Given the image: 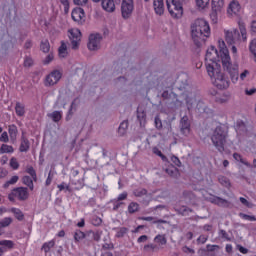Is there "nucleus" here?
Here are the masks:
<instances>
[{"label": "nucleus", "mask_w": 256, "mask_h": 256, "mask_svg": "<svg viewBox=\"0 0 256 256\" xmlns=\"http://www.w3.org/2000/svg\"><path fill=\"white\" fill-rule=\"evenodd\" d=\"M218 47L224 71L229 73L232 83H237L239 81V65L231 63V56H229V50L225 45V41L222 39L218 40Z\"/></svg>", "instance_id": "1"}, {"label": "nucleus", "mask_w": 256, "mask_h": 256, "mask_svg": "<svg viewBox=\"0 0 256 256\" xmlns=\"http://www.w3.org/2000/svg\"><path fill=\"white\" fill-rule=\"evenodd\" d=\"M192 41L196 47H201L205 38L211 35V28L209 23L204 19H196L190 25Z\"/></svg>", "instance_id": "2"}, {"label": "nucleus", "mask_w": 256, "mask_h": 256, "mask_svg": "<svg viewBox=\"0 0 256 256\" xmlns=\"http://www.w3.org/2000/svg\"><path fill=\"white\" fill-rule=\"evenodd\" d=\"M228 138L229 132L223 126L216 127L210 136L212 145L215 147V149H217L219 153L225 152V146L227 145Z\"/></svg>", "instance_id": "3"}, {"label": "nucleus", "mask_w": 256, "mask_h": 256, "mask_svg": "<svg viewBox=\"0 0 256 256\" xmlns=\"http://www.w3.org/2000/svg\"><path fill=\"white\" fill-rule=\"evenodd\" d=\"M182 97L185 99L188 109H195L198 113H207V106L203 101L197 100L193 92H184Z\"/></svg>", "instance_id": "4"}, {"label": "nucleus", "mask_w": 256, "mask_h": 256, "mask_svg": "<svg viewBox=\"0 0 256 256\" xmlns=\"http://www.w3.org/2000/svg\"><path fill=\"white\" fill-rule=\"evenodd\" d=\"M187 0H166L167 9L174 19L183 17V3Z\"/></svg>", "instance_id": "5"}, {"label": "nucleus", "mask_w": 256, "mask_h": 256, "mask_svg": "<svg viewBox=\"0 0 256 256\" xmlns=\"http://www.w3.org/2000/svg\"><path fill=\"white\" fill-rule=\"evenodd\" d=\"M9 201H27L29 199V189L27 187H17L12 190V192L8 195Z\"/></svg>", "instance_id": "6"}, {"label": "nucleus", "mask_w": 256, "mask_h": 256, "mask_svg": "<svg viewBox=\"0 0 256 256\" xmlns=\"http://www.w3.org/2000/svg\"><path fill=\"white\" fill-rule=\"evenodd\" d=\"M61 77H63V74L59 70H53L50 72L44 80L45 87H53L54 85H57L59 81H61Z\"/></svg>", "instance_id": "7"}, {"label": "nucleus", "mask_w": 256, "mask_h": 256, "mask_svg": "<svg viewBox=\"0 0 256 256\" xmlns=\"http://www.w3.org/2000/svg\"><path fill=\"white\" fill-rule=\"evenodd\" d=\"M135 4L133 0H122L121 3V15L124 19H129L133 15Z\"/></svg>", "instance_id": "8"}, {"label": "nucleus", "mask_w": 256, "mask_h": 256, "mask_svg": "<svg viewBox=\"0 0 256 256\" xmlns=\"http://www.w3.org/2000/svg\"><path fill=\"white\" fill-rule=\"evenodd\" d=\"M211 80L217 89H228L229 87V78H227L222 72L216 74V76L212 77Z\"/></svg>", "instance_id": "9"}, {"label": "nucleus", "mask_w": 256, "mask_h": 256, "mask_svg": "<svg viewBox=\"0 0 256 256\" xmlns=\"http://www.w3.org/2000/svg\"><path fill=\"white\" fill-rule=\"evenodd\" d=\"M225 41L227 45H237L239 43V39L241 38V34L239 30L232 29V30H225Z\"/></svg>", "instance_id": "10"}, {"label": "nucleus", "mask_w": 256, "mask_h": 256, "mask_svg": "<svg viewBox=\"0 0 256 256\" xmlns=\"http://www.w3.org/2000/svg\"><path fill=\"white\" fill-rule=\"evenodd\" d=\"M221 61V53L217 51L215 46H211L206 51L205 63H213V62H220Z\"/></svg>", "instance_id": "11"}, {"label": "nucleus", "mask_w": 256, "mask_h": 256, "mask_svg": "<svg viewBox=\"0 0 256 256\" xmlns=\"http://www.w3.org/2000/svg\"><path fill=\"white\" fill-rule=\"evenodd\" d=\"M180 133L184 135V137H189L191 135V121L189 120V116L184 115L180 120Z\"/></svg>", "instance_id": "12"}, {"label": "nucleus", "mask_w": 256, "mask_h": 256, "mask_svg": "<svg viewBox=\"0 0 256 256\" xmlns=\"http://www.w3.org/2000/svg\"><path fill=\"white\" fill-rule=\"evenodd\" d=\"M205 65L210 79L221 73V64L219 62H205Z\"/></svg>", "instance_id": "13"}, {"label": "nucleus", "mask_w": 256, "mask_h": 256, "mask_svg": "<svg viewBox=\"0 0 256 256\" xmlns=\"http://www.w3.org/2000/svg\"><path fill=\"white\" fill-rule=\"evenodd\" d=\"M150 85L155 87V89H163V87H167V83L165 82V77L159 74L150 75Z\"/></svg>", "instance_id": "14"}, {"label": "nucleus", "mask_w": 256, "mask_h": 256, "mask_svg": "<svg viewBox=\"0 0 256 256\" xmlns=\"http://www.w3.org/2000/svg\"><path fill=\"white\" fill-rule=\"evenodd\" d=\"M101 47V34H91L89 36L88 49L97 51Z\"/></svg>", "instance_id": "15"}, {"label": "nucleus", "mask_w": 256, "mask_h": 256, "mask_svg": "<svg viewBox=\"0 0 256 256\" xmlns=\"http://www.w3.org/2000/svg\"><path fill=\"white\" fill-rule=\"evenodd\" d=\"M69 39L71 40L72 49H79V42L81 41V31L79 29H72L69 31Z\"/></svg>", "instance_id": "16"}, {"label": "nucleus", "mask_w": 256, "mask_h": 256, "mask_svg": "<svg viewBox=\"0 0 256 256\" xmlns=\"http://www.w3.org/2000/svg\"><path fill=\"white\" fill-rule=\"evenodd\" d=\"M71 16L73 21L78 23V25H83V23H85V10H83V8H75L72 11Z\"/></svg>", "instance_id": "17"}, {"label": "nucleus", "mask_w": 256, "mask_h": 256, "mask_svg": "<svg viewBox=\"0 0 256 256\" xmlns=\"http://www.w3.org/2000/svg\"><path fill=\"white\" fill-rule=\"evenodd\" d=\"M239 11H241V5L239 4V2L236 0L231 1L227 9L228 15L230 17H233L234 15H237Z\"/></svg>", "instance_id": "18"}, {"label": "nucleus", "mask_w": 256, "mask_h": 256, "mask_svg": "<svg viewBox=\"0 0 256 256\" xmlns=\"http://www.w3.org/2000/svg\"><path fill=\"white\" fill-rule=\"evenodd\" d=\"M103 232L89 230L86 232V241H100Z\"/></svg>", "instance_id": "19"}, {"label": "nucleus", "mask_w": 256, "mask_h": 256, "mask_svg": "<svg viewBox=\"0 0 256 256\" xmlns=\"http://www.w3.org/2000/svg\"><path fill=\"white\" fill-rule=\"evenodd\" d=\"M153 7L156 15H163L165 13V4L163 0H153Z\"/></svg>", "instance_id": "20"}, {"label": "nucleus", "mask_w": 256, "mask_h": 256, "mask_svg": "<svg viewBox=\"0 0 256 256\" xmlns=\"http://www.w3.org/2000/svg\"><path fill=\"white\" fill-rule=\"evenodd\" d=\"M102 9L107 13L115 12V1L114 0H102Z\"/></svg>", "instance_id": "21"}, {"label": "nucleus", "mask_w": 256, "mask_h": 256, "mask_svg": "<svg viewBox=\"0 0 256 256\" xmlns=\"http://www.w3.org/2000/svg\"><path fill=\"white\" fill-rule=\"evenodd\" d=\"M211 203H214V205H218V207H229V205H231V203L228 200H225L218 196H215L211 200Z\"/></svg>", "instance_id": "22"}, {"label": "nucleus", "mask_w": 256, "mask_h": 256, "mask_svg": "<svg viewBox=\"0 0 256 256\" xmlns=\"http://www.w3.org/2000/svg\"><path fill=\"white\" fill-rule=\"evenodd\" d=\"M165 173L169 175V177H172V179H179V169L175 168V166H169L165 169Z\"/></svg>", "instance_id": "23"}, {"label": "nucleus", "mask_w": 256, "mask_h": 256, "mask_svg": "<svg viewBox=\"0 0 256 256\" xmlns=\"http://www.w3.org/2000/svg\"><path fill=\"white\" fill-rule=\"evenodd\" d=\"M11 223H13V218L11 217H6L0 220V236L3 235V229H5V227H9Z\"/></svg>", "instance_id": "24"}, {"label": "nucleus", "mask_w": 256, "mask_h": 256, "mask_svg": "<svg viewBox=\"0 0 256 256\" xmlns=\"http://www.w3.org/2000/svg\"><path fill=\"white\" fill-rule=\"evenodd\" d=\"M161 247L157 244H147L143 247L144 253H157Z\"/></svg>", "instance_id": "25"}, {"label": "nucleus", "mask_w": 256, "mask_h": 256, "mask_svg": "<svg viewBox=\"0 0 256 256\" xmlns=\"http://www.w3.org/2000/svg\"><path fill=\"white\" fill-rule=\"evenodd\" d=\"M29 147H30L29 140L25 138V136H22V141L19 148L20 152L27 153V151H29Z\"/></svg>", "instance_id": "26"}, {"label": "nucleus", "mask_w": 256, "mask_h": 256, "mask_svg": "<svg viewBox=\"0 0 256 256\" xmlns=\"http://www.w3.org/2000/svg\"><path fill=\"white\" fill-rule=\"evenodd\" d=\"M176 211L179 215H182V217H189L190 213H193V209H191L187 206H182V207L176 209Z\"/></svg>", "instance_id": "27"}, {"label": "nucleus", "mask_w": 256, "mask_h": 256, "mask_svg": "<svg viewBox=\"0 0 256 256\" xmlns=\"http://www.w3.org/2000/svg\"><path fill=\"white\" fill-rule=\"evenodd\" d=\"M15 113L18 117H24L25 116V105L17 102L15 106Z\"/></svg>", "instance_id": "28"}, {"label": "nucleus", "mask_w": 256, "mask_h": 256, "mask_svg": "<svg viewBox=\"0 0 256 256\" xmlns=\"http://www.w3.org/2000/svg\"><path fill=\"white\" fill-rule=\"evenodd\" d=\"M11 213H13L15 219H17L18 221H23V219H25V214H23V211H21V209L19 208H11Z\"/></svg>", "instance_id": "29"}, {"label": "nucleus", "mask_w": 256, "mask_h": 256, "mask_svg": "<svg viewBox=\"0 0 256 256\" xmlns=\"http://www.w3.org/2000/svg\"><path fill=\"white\" fill-rule=\"evenodd\" d=\"M225 5V0H212L213 11H220Z\"/></svg>", "instance_id": "30"}, {"label": "nucleus", "mask_w": 256, "mask_h": 256, "mask_svg": "<svg viewBox=\"0 0 256 256\" xmlns=\"http://www.w3.org/2000/svg\"><path fill=\"white\" fill-rule=\"evenodd\" d=\"M48 117L54 121V123H59L61 119H63V115L61 114V111H54L50 114H48Z\"/></svg>", "instance_id": "31"}, {"label": "nucleus", "mask_w": 256, "mask_h": 256, "mask_svg": "<svg viewBox=\"0 0 256 256\" xmlns=\"http://www.w3.org/2000/svg\"><path fill=\"white\" fill-rule=\"evenodd\" d=\"M154 242L157 243L158 247H162L163 245H167V237H165V235L158 234L154 238Z\"/></svg>", "instance_id": "32"}, {"label": "nucleus", "mask_w": 256, "mask_h": 256, "mask_svg": "<svg viewBox=\"0 0 256 256\" xmlns=\"http://www.w3.org/2000/svg\"><path fill=\"white\" fill-rule=\"evenodd\" d=\"M22 182H23L24 185L29 187L30 191H33V189H35V185L33 184V179L31 177L24 176L22 178Z\"/></svg>", "instance_id": "33"}, {"label": "nucleus", "mask_w": 256, "mask_h": 256, "mask_svg": "<svg viewBox=\"0 0 256 256\" xmlns=\"http://www.w3.org/2000/svg\"><path fill=\"white\" fill-rule=\"evenodd\" d=\"M8 133H9L10 139L12 141H15L17 139V133H18L17 126L10 125L8 129Z\"/></svg>", "instance_id": "34"}, {"label": "nucleus", "mask_w": 256, "mask_h": 256, "mask_svg": "<svg viewBox=\"0 0 256 256\" xmlns=\"http://www.w3.org/2000/svg\"><path fill=\"white\" fill-rule=\"evenodd\" d=\"M0 247L4 249H13L15 247V243L12 240H0Z\"/></svg>", "instance_id": "35"}, {"label": "nucleus", "mask_w": 256, "mask_h": 256, "mask_svg": "<svg viewBox=\"0 0 256 256\" xmlns=\"http://www.w3.org/2000/svg\"><path fill=\"white\" fill-rule=\"evenodd\" d=\"M54 247H55V240H51L43 244L42 251H44V253H49V251H51V249H53Z\"/></svg>", "instance_id": "36"}, {"label": "nucleus", "mask_w": 256, "mask_h": 256, "mask_svg": "<svg viewBox=\"0 0 256 256\" xmlns=\"http://www.w3.org/2000/svg\"><path fill=\"white\" fill-rule=\"evenodd\" d=\"M233 158L235 159V161H240V163H242L246 167H251V163H249L247 160L243 159V156H241V154L234 153Z\"/></svg>", "instance_id": "37"}, {"label": "nucleus", "mask_w": 256, "mask_h": 256, "mask_svg": "<svg viewBox=\"0 0 256 256\" xmlns=\"http://www.w3.org/2000/svg\"><path fill=\"white\" fill-rule=\"evenodd\" d=\"M15 149H13V146H9L7 144H2L0 147V154L3 155L4 153H13Z\"/></svg>", "instance_id": "38"}, {"label": "nucleus", "mask_w": 256, "mask_h": 256, "mask_svg": "<svg viewBox=\"0 0 256 256\" xmlns=\"http://www.w3.org/2000/svg\"><path fill=\"white\" fill-rule=\"evenodd\" d=\"M127 129H129V122L123 121L118 128V133L123 135L124 133H127Z\"/></svg>", "instance_id": "39"}, {"label": "nucleus", "mask_w": 256, "mask_h": 256, "mask_svg": "<svg viewBox=\"0 0 256 256\" xmlns=\"http://www.w3.org/2000/svg\"><path fill=\"white\" fill-rule=\"evenodd\" d=\"M26 173L32 177L33 181L37 182V172L33 166H27Z\"/></svg>", "instance_id": "40"}, {"label": "nucleus", "mask_w": 256, "mask_h": 256, "mask_svg": "<svg viewBox=\"0 0 256 256\" xmlns=\"http://www.w3.org/2000/svg\"><path fill=\"white\" fill-rule=\"evenodd\" d=\"M87 236V232H82L80 230H76V232L74 233V239L75 241H81L83 239H86Z\"/></svg>", "instance_id": "41"}, {"label": "nucleus", "mask_w": 256, "mask_h": 256, "mask_svg": "<svg viewBox=\"0 0 256 256\" xmlns=\"http://www.w3.org/2000/svg\"><path fill=\"white\" fill-rule=\"evenodd\" d=\"M40 49L43 51V53H49L51 49V45L49 44L48 40L42 41L40 44Z\"/></svg>", "instance_id": "42"}, {"label": "nucleus", "mask_w": 256, "mask_h": 256, "mask_svg": "<svg viewBox=\"0 0 256 256\" xmlns=\"http://www.w3.org/2000/svg\"><path fill=\"white\" fill-rule=\"evenodd\" d=\"M59 57H61L62 59H65V57H67V45H65V43H62L61 46L59 47Z\"/></svg>", "instance_id": "43"}, {"label": "nucleus", "mask_w": 256, "mask_h": 256, "mask_svg": "<svg viewBox=\"0 0 256 256\" xmlns=\"http://www.w3.org/2000/svg\"><path fill=\"white\" fill-rule=\"evenodd\" d=\"M218 181L223 185V187H231V181H229V178L225 176H219Z\"/></svg>", "instance_id": "44"}, {"label": "nucleus", "mask_w": 256, "mask_h": 256, "mask_svg": "<svg viewBox=\"0 0 256 256\" xmlns=\"http://www.w3.org/2000/svg\"><path fill=\"white\" fill-rule=\"evenodd\" d=\"M139 211V204L137 202H131L128 206L129 213H137Z\"/></svg>", "instance_id": "45"}, {"label": "nucleus", "mask_w": 256, "mask_h": 256, "mask_svg": "<svg viewBox=\"0 0 256 256\" xmlns=\"http://www.w3.org/2000/svg\"><path fill=\"white\" fill-rule=\"evenodd\" d=\"M133 195H135V197H143L144 195H147V189L138 188L133 191Z\"/></svg>", "instance_id": "46"}, {"label": "nucleus", "mask_w": 256, "mask_h": 256, "mask_svg": "<svg viewBox=\"0 0 256 256\" xmlns=\"http://www.w3.org/2000/svg\"><path fill=\"white\" fill-rule=\"evenodd\" d=\"M129 229L125 228V227H121L117 229L116 232V237L121 238V237H125V235H127Z\"/></svg>", "instance_id": "47"}, {"label": "nucleus", "mask_w": 256, "mask_h": 256, "mask_svg": "<svg viewBox=\"0 0 256 256\" xmlns=\"http://www.w3.org/2000/svg\"><path fill=\"white\" fill-rule=\"evenodd\" d=\"M249 49H250V52L252 53V55L254 56V61L256 62V39H253L250 42Z\"/></svg>", "instance_id": "48"}, {"label": "nucleus", "mask_w": 256, "mask_h": 256, "mask_svg": "<svg viewBox=\"0 0 256 256\" xmlns=\"http://www.w3.org/2000/svg\"><path fill=\"white\" fill-rule=\"evenodd\" d=\"M17 181H19V176H13L10 180H8L4 184V189H7L9 187V185H15V183H17Z\"/></svg>", "instance_id": "49"}, {"label": "nucleus", "mask_w": 256, "mask_h": 256, "mask_svg": "<svg viewBox=\"0 0 256 256\" xmlns=\"http://www.w3.org/2000/svg\"><path fill=\"white\" fill-rule=\"evenodd\" d=\"M103 249H113V244L109 240V236L104 238V243L102 244Z\"/></svg>", "instance_id": "50"}, {"label": "nucleus", "mask_w": 256, "mask_h": 256, "mask_svg": "<svg viewBox=\"0 0 256 256\" xmlns=\"http://www.w3.org/2000/svg\"><path fill=\"white\" fill-rule=\"evenodd\" d=\"M210 0H196V5L199 9H205L209 5Z\"/></svg>", "instance_id": "51"}, {"label": "nucleus", "mask_w": 256, "mask_h": 256, "mask_svg": "<svg viewBox=\"0 0 256 256\" xmlns=\"http://www.w3.org/2000/svg\"><path fill=\"white\" fill-rule=\"evenodd\" d=\"M153 154L160 157L162 161H167V156L163 155V153L161 152V150H159V148H153Z\"/></svg>", "instance_id": "52"}, {"label": "nucleus", "mask_w": 256, "mask_h": 256, "mask_svg": "<svg viewBox=\"0 0 256 256\" xmlns=\"http://www.w3.org/2000/svg\"><path fill=\"white\" fill-rule=\"evenodd\" d=\"M33 58H31L30 56H26L24 58V67H33Z\"/></svg>", "instance_id": "53"}, {"label": "nucleus", "mask_w": 256, "mask_h": 256, "mask_svg": "<svg viewBox=\"0 0 256 256\" xmlns=\"http://www.w3.org/2000/svg\"><path fill=\"white\" fill-rule=\"evenodd\" d=\"M239 217H241L245 221H256V217L255 216H251V215H247V214H243V213H240Z\"/></svg>", "instance_id": "54"}, {"label": "nucleus", "mask_w": 256, "mask_h": 256, "mask_svg": "<svg viewBox=\"0 0 256 256\" xmlns=\"http://www.w3.org/2000/svg\"><path fill=\"white\" fill-rule=\"evenodd\" d=\"M228 101H229V96H227V95H222V96L216 97L217 103H227Z\"/></svg>", "instance_id": "55"}, {"label": "nucleus", "mask_w": 256, "mask_h": 256, "mask_svg": "<svg viewBox=\"0 0 256 256\" xmlns=\"http://www.w3.org/2000/svg\"><path fill=\"white\" fill-rule=\"evenodd\" d=\"M154 123H155L156 129H163V122L161 121V118H159V116L155 117Z\"/></svg>", "instance_id": "56"}, {"label": "nucleus", "mask_w": 256, "mask_h": 256, "mask_svg": "<svg viewBox=\"0 0 256 256\" xmlns=\"http://www.w3.org/2000/svg\"><path fill=\"white\" fill-rule=\"evenodd\" d=\"M73 111H77V99H74L73 102L71 103L68 114L73 115Z\"/></svg>", "instance_id": "57"}, {"label": "nucleus", "mask_w": 256, "mask_h": 256, "mask_svg": "<svg viewBox=\"0 0 256 256\" xmlns=\"http://www.w3.org/2000/svg\"><path fill=\"white\" fill-rule=\"evenodd\" d=\"M10 167H12V169H19V162L17 161V158H11Z\"/></svg>", "instance_id": "58"}, {"label": "nucleus", "mask_w": 256, "mask_h": 256, "mask_svg": "<svg viewBox=\"0 0 256 256\" xmlns=\"http://www.w3.org/2000/svg\"><path fill=\"white\" fill-rule=\"evenodd\" d=\"M0 141L2 143H9V134H7V132H3L0 136Z\"/></svg>", "instance_id": "59"}, {"label": "nucleus", "mask_w": 256, "mask_h": 256, "mask_svg": "<svg viewBox=\"0 0 256 256\" xmlns=\"http://www.w3.org/2000/svg\"><path fill=\"white\" fill-rule=\"evenodd\" d=\"M101 223H103V220L101 218H99L97 216H94L92 218V225L97 226V225H101Z\"/></svg>", "instance_id": "60"}, {"label": "nucleus", "mask_w": 256, "mask_h": 256, "mask_svg": "<svg viewBox=\"0 0 256 256\" xmlns=\"http://www.w3.org/2000/svg\"><path fill=\"white\" fill-rule=\"evenodd\" d=\"M171 161L174 163V165H176V167H181V160H179V157L172 156Z\"/></svg>", "instance_id": "61"}, {"label": "nucleus", "mask_w": 256, "mask_h": 256, "mask_svg": "<svg viewBox=\"0 0 256 256\" xmlns=\"http://www.w3.org/2000/svg\"><path fill=\"white\" fill-rule=\"evenodd\" d=\"M54 56L53 53H50L43 61L44 65H49V63H51V61H53Z\"/></svg>", "instance_id": "62"}, {"label": "nucleus", "mask_w": 256, "mask_h": 256, "mask_svg": "<svg viewBox=\"0 0 256 256\" xmlns=\"http://www.w3.org/2000/svg\"><path fill=\"white\" fill-rule=\"evenodd\" d=\"M183 253H187V254H191V255H195V251L192 248H189L188 246H184L182 248Z\"/></svg>", "instance_id": "63"}, {"label": "nucleus", "mask_w": 256, "mask_h": 256, "mask_svg": "<svg viewBox=\"0 0 256 256\" xmlns=\"http://www.w3.org/2000/svg\"><path fill=\"white\" fill-rule=\"evenodd\" d=\"M197 243H202V245L207 243V236L200 235L199 238L197 239Z\"/></svg>", "instance_id": "64"}]
</instances>
